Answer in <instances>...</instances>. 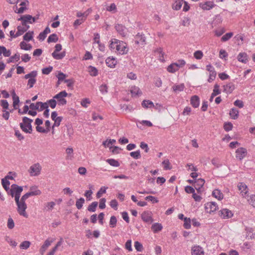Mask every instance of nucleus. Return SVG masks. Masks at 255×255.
Here are the masks:
<instances>
[{
	"mask_svg": "<svg viewBox=\"0 0 255 255\" xmlns=\"http://www.w3.org/2000/svg\"><path fill=\"white\" fill-rule=\"evenodd\" d=\"M109 43V48L117 54H126L128 51L127 43L123 41L114 38L111 39Z\"/></svg>",
	"mask_w": 255,
	"mask_h": 255,
	"instance_id": "obj_1",
	"label": "nucleus"
},
{
	"mask_svg": "<svg viewBox=\"0 0 255 255\" xmlns=\"http://www.w3.org/2000/svg\"><path fill=\"white\" fill-rule=\"evenodd\" d=\"M32 195L31 193H26L24 194L21 198H18V201H15L17 205V211L18 214L26 218H28V215L26 212V209H27V205L25 203V200L30 197V195Z\"/></svg>",
	"mask_w": 255,
	"mask_h": 255,
	"instance_id": "obj_2",
	"label": "nucleus"
},
{
	"mask_svg": "<svg viewBox=\"0 0 255 255\" xmlns=\"http://www.w3.org/2000/svg\"><path fill=\"white\" fill-rule=\"evenodd\" d=\"M33 122L32 119H30L26 117L22 118V122L19 124L20 128L23 131L26 133H31L32 131V128L31 123Z\"/></svg>",
	"mask_w": 255,
	"mask_h": 255,
	"instance_id": "obj_3",
	"label": "nucleus"
},
{
	"mask_svg": "<svg viewBox=\"0 0 255 255\" xmlns=\"http://www.w3.org/2000/svg\"><path fill=\"white\" fill-rule=\"evenodd\" d=\"M23 191V187L19 186L16 184H13L11 185V188L7 192L8 194H9L11 197H14L15 201H18V198L20 197L21 193Z\"/></svg>",
	"mask_w": 255,
	"mask_h": 255,
	"instance_id": "obj_4",
	"label": "nucleus"
},
{
	"mask_svg": "<svg viewBox=\"0 0 255 255\" xmlns=\"http://www.w3.org/2000/svg\"><path fill=\"white\" fill-rule=\"evenodd\" d=\"M62 49V45L61 44H57L55 46V50L52 53V57L56 60H60L63 58L66 55V52L63 51L60 53H57Z\"/></svg>",
	"mask_w": 255,
	"mask_h": 255,
	"instance_id": "obj_5",
	"label": "nucleus"
},
{
	"mask_svg": "<svg viewBox=\"0 0 255 255\" xmlns=\"http://www.w3.org/2000/svg\"><path fill=\"white\" fill-rule=\"evenodd\" d=\"M68 95L66 91H62L53 97L54 99L57 100V103L59 105H65L67 104V101L65 99Z\"/></svg>",
	"mask_w": 255,
	"mask_h": 255,
	"instance_id": "obj_6",
	"label": "nucleus"
},
{
	"mask_svg": "<svg viewBox=\"0 0 255 255\" xmlns=\"http://www.w3.org/2000/svg\"><path fill=\"white\" fill-rule=\"evenodd\" d=\"M18 20L21 21L22 25H28V23L31 24L34 22L36 21V17H32L29 14H25L21 16Z\"/></svg>",
	"mask_w": 255,
	"mask_h": 255,
	"instance_id": "obj_7",
	"label": "nucleus"
},
{
	"mask_svg": "<svg viewBox=\"0 0 255 255\" xmlns=\"http://www.w3.org/2000/svg\"><path fill=\"white\" fill-rule=\"evenodd\" d=\"M41 170V167L37 163L31 165L28 170L29 174L31 176H36L40 174Z\"/></svg>",
	"mask_w": 255,
	"mask_h": 255,
	"instance_id": "obj_8",
	"label": "nucleus"
},
{
	"mask_svg": "<svg viewBox=\"0 0 255 255\" xmlns=\"http://www.w3.org/2000/svg\"><path fill=\"white\" fill-rule=\"evenodd\" d=\"M206 70L209 72V78L208 79V82L211 83L216 78L217 73L215 70V68L211 64H208L206 66Z\"/></svg>",
	"mask_w": 255,
	"mask_h": 255,
	"instance_id": "obj_9",
	"label": "nucleus"
},
{
	"mask_svg": "<svg viewBox=\"0 0 255 255\" xmlns=\"http://www.w3.org/2000/svg\"><path fill=\"white\" fill-rule=\"evenodd\" d=\"M233 212L228 209H222L219 213V216L223 219H228L233 216Z\"/></svg>",
	"mask_w": 255,
	"mask_h": 255,
	"instance_id": "obj_10",
	"label": "nucleus"
},
{
	"mask_svg": "<svg viewBox=\"0 0 255 255\" xmlns=\"http://www.w3.org/2000/svg\"><path fill=\"white\" fill-rule=\"evenodd\" d=\"M238 188L243 197L246 198L248 196V186L245 183L239 182L238 184Z\"/></svg>",
	"mask_w": 255,
	"mask_h": 255,
	"instance_id": "obj_11",
	"label": "nucleus"
},
{
	"mask_svg": "<svg viewBox=\"0 0 255 255\" xmlns=\"http://www.w3.org/2000/svg\"><path fill=\"white\" fill-rule=\"evenodd\" d=\"M205 210L210 214L215 212L218 209V205L215 202H208L205 204Z\"/></svg>",
	"mask_w": 255,
	"mask_h": 255,
	"instance_id": "obj_12",
	"label": "nucleus"
},
{
	"mask_svg": "<svg viewBox=\"0 0 255 255\" xmlns=\"http://www.w3.org/2000/svg\"><path fill=\"white\" fill-rule=\"evenodd\" d=\"M247 150L245 148L240 147L236 151V157L238 159L242 160L247 156Z\"/></svg>",
	"mask_w": 255,
	"mask_h": 255,
	"instance_id": "obj_13",
	"label": "nucleus"
},
{
	"mask_svg": "<svg viewBox=\"0 0 255 255\" xmlns=\"http://www.w3.org/2000/svg\"><path fill=\"white\" fill-rule=\"evenodd\" d=\"M141 218L143 221L148 224H151L153 221L152 213L148 211L143 212L141 215Z\"/></svg>",
	"mask_w": 255,
	"mask_h": 255,
	"instance_id": "obj_14",
	"label": "nucleus"
},
{
	"mask_svg": "<svg viewBox=\"0 0 255 255\" xmlns=\"http://www.w3.org/2000/svg\"><path fill=\"white\" fill-rule=\"evenodd\" d=\"M145 37L143 34L138 33L134 37V42L136 45L145 44Z\"/></svg>",
	"mask_w": 255,
	"mask_h": 255,
	"instance_id": "obj_15",
	"label": "nucleus"
},
{
	"mask_svg": "<svg viewBox=\"0 0 255 255\" xmlns=\"http://www.w3.org/2000/svg\"><path fill=\"white\" fill-rule=\"evenodd\" d=\"M117 31L123 37H125L128 32L126 27L122 24H117L115 26Z\"/></svg>",
	"mask_w": 255,
	"mask_h": 255,
	"instance_id": "obj_16",
	"label": "nucleus"
},
{
	"mask_svg": "<svg viewBox=\"0 0 255 255\" xmlns=\"http://www.w3.org/2000/svg\"><path fill=\"white\" fill-rule=\"evenodd\" d=\"M192 255H204V251L202 247L195 245L191 248Z\"/></svg>",
	"mask_w": 255,
	"mask_h": 255,
	"instance_id": "obj_17",
	"label": "nucleus"
},
{
	"mask_svg": "<svg viewBox=\"0 0 255 255\" xmlns=\"http://www.w3.org/2000/svg\"><path fill=\"white\" fill-rule=\"evenodd\" d=\"M235 88V84L232 82H230L223 86V92L229 94L233 92Z\"/></svg>",
	"mask_w": 255,
	"mask_h": 255,
	"instance_id": "obj_18",
	"label": "nucleus"
},
{
	"mask_svg": "<svg viewBox=\"0 0 255 255\" xmlns=\"http://www.w3.org/2000/svg\"><path fill=\"white\" fill-rule=\"evenodd\" d=\"M205 183V180L202 178H199L195 179L194 182V187L196 190L199 192H201V189L203 187Z\"/></svg>",
	"mask_w": 255,
	"mask_h": 255,
	"instance_id": "obj_19",
	"label": "nucleus"
},
{
	"mask_svg": "<svg viewBox=\"0 0 255 255\" xmlns=\"http://www.w3.org/2000/svg\"><path fill=\"white\" fill-rule=\"evenodd\" d=\"M54 241V240L51 239H47L44 243L43 245L41 246L40 249V254L43 255L47 248L51 245V243Z\"/></svg>",
	"mask_w": 255,
	"mask_h": 255,
	"instance_id": "obj_20",
	"label": "nucleus"
},
{
	"mask_svg": "<svg viewBox=\"0 0 255 255\" xmlns=\"http://www.w3.org/2000/svg\"><path fill=\"white\" fill-rule=\"evenodd\" d=\"M29 28L28 25H19L17 27V31L16 32V36H20L26 32Z\"/></svg>",
	"mask_w": 255,
	"mask_h": 255,
	"instance_id": "obj_21",
	"label": "nucleus"
},
{
	"mask_svg": "<svg viewBox=\"0 0 255 255\" xmlns=\"http://www.w3.org/2000/svg\"><path fill=\"white\" fill-rule=\"evenodd\" d=\"M190 104L194 108H197L200 104V99L198 96L194 95L190 99Z\"/></svg>",
	"mask_w": 255,
	"mask_h": 255,
	"instance_id": "obj_22",
	"label": "nucleus"
},
{
	"mask_svg": "<svg viewBox=\"0 0 255 255\" xmlns=\"http://www.w3.org/2000/svg\"><path fill=\"white\" fill-rule=\"evenodd\" d=\"M199 5L204 10H210L214 6L215 4L212 1H207L205 3H200Z\"/></svg>",
	"mask_w": 255,
	"mask_h": 255,
	"instance_id": "obj_23",
	"label": "nucleus"
},
{
	"mask_svg": "<svg viewBox=\"0 0 255 255\" xmlns=\"http://www.w3.org/2000/svg\"><path fill=\"white\" fill-rule=\"evenodd\" d=\"M246 238L249 239H255V231L252 228H246Z\"/></svg>",
	"mask_w": 255,
	"mask_h": 255,
	"instance_id": "obj_24",
	"label": "nucleus"
},
{
	"mask_svg": "<svg viewBox=\"0 0 255 255\" xmlns=\"http://www.w3.org/2000/svg\"><path fill=\"white\" fill-rule=\"evenodd\" d=\"M106 63L108 67L114 68L117 64V61L114 57H108L106 60Z\"/></svg>",
	"mask_w": 255,
	"mask_h": 255,
	"instance_id": "obj_25",
	"label": "nucleus"
},
{
	"mask_svg": "<svg viewBox=\"0 0 255 255\" xmlns=\"http://www.w3.org/2000/svg\"><path fill=\"white\" fill-rule=\"evenodd\" d=\"M238 60L243 63H246L248 60V55L246 53L241 52L238 55Z\"/></svg>",
	"mask_w": 255,
	"mask_h": 255,
	"instance_id": "obj_26",
	"label": "nucleus"
},
{
	"mask_svg": "<svg viewBox=\"0 0 255 255\" xmlns=\"http://www.w3.org/2000/svg\"><path fill=\"white\" fill-rule=\"evenodd\" d=\"M130 91L132 96H140L142 94L140 89L135 86L131 87Z\"/></svg>",
	"mask_w": 255,
	"mask_h": 255,
	"instance_id": "obj_27",
	"label": "nucleus"
},
{
	"mask_svg": "<svg viewBox=\"0 0 255 255\" xmlns=\"http://www.w3.org/2000/svg\"><path fill=\"white\" fill-rule=\"evenodd\" d=\"M27 193H31L30 196L39 195L41 194V192L40 190L37 189V187L36 186H33L30 187V191Z\"/></svg>",
	"mask_w": 255,
	"mask_h": 255,
	"instance_id": "obj_28",
	"label": "nucleus"
},
{
	"mask_svg": "<svg viewBox=\"0 0 255 255\" xmlns=\"http://www.w3.org/2000/svg\"><path fill=\"white\" fill-rule=\"evenodd\" d=\"M12 97L13 100V107L14 109H17V105L19 102V97L16 95L14 91L12 93Z\"/></svg>",
	"mask_w": 255,
	"mask_h": 255,
	"instance_id": "obj_29",
	"label": "nucleus"
},
{
	"mask_svg": "<svg viewBox=\"0 0 255 255\" xmlns=\"http://www.w3.org/2000/svg\"><path fill=\"white\" fill-rule=\"evenodd\" d=\"M151 228L153 232L156 233L161 231L163 227L160 223H155L152 225Z\"/></svg>",
	"mask_w": 255,
	"mask_h": 255,
	"instance_id": "obj_30",
	"label": "nucleus"
},
{
	"mask_svg": "<svg viewBox=\"0 0 255 255\" xmlns=\"http://www.w3.org/2000/svg\"><path fill=\"white\" fill-rule=\"evenodd\" d=\"M212 195L219 200H221L223 199V194L219 189H215L212 192Z\"/></svg>",
	"mask_w": 255,
	"mask_h": 255,
	"instance_id": "obj_31",
	"label": "nucleus"
},
{
	"mask_svg": "<svg viewBox=\"0 0 255 255\" xmlns=\"http://www.w3.org/2000/svg\"><path fill=\"white\" fill-rule=\"evenodd\" d=\"M183 0H176L175 2L172 4V7L174 10H179L182 5V2Z\"/></svg>",
	"mask_w": 255,
	"mask_h": 255,
	"instance_id": "obj_32",
	"label": "nucleus"
},
{
	"mask_svg": "<svg viewBox=\"0 0 255 255\" xmlns=\"http://www.w3.org/2000/svg\"><path fill=\"white\" fill-rule=\"evenodd\" d=\"M229 114L233 119L236 120L238 118L239 111L236 108H232L230 110Z\"/></svg>",
	"mask_w": 255,
	"mask_h": 255,
	"instance_id": "obj_33",
	"label": "nucleus"
},
{
	"mask_svg": "<svg viewBox=\"0 0 255 255\" xmlns=\"http://www.w3.org/2000/svg\"><path fill=\"white\" fill-rule=\"evenodd\" d=\"M173 91L175 92L183 91L185 88L184 84H180L179 85H174L172 87Z\"/></svg>",
	"mask_w": 255,
	"mask_h": 255,
	"instance_id": "obj_34",
	"label": "nucleus"
},
{
	"mask_svg": "<svg viewBox=\"0 0 255 255\" xmlns=\"http://www.w3.org/2000/svg\"><path fill=\"white\" fill-rule=\"evenodd\" d=\"M20 47L21 49L25 50H30L32 49V46L30 44H27L24 41L20 43Z\"/></svg>",
	"mask_w": 255,
	"mask_h": 255,
	"instance_id": "obj_35",
	"label": "nucleus"
},
{
	"mask_svg": "<svg viewBox=\"0 0 255 255\" xmlns=\"http://www.w3.org/2000/svg\"><path fill=\"white\" fill-rule=\"evenodd\" d=\"M33 32L29 31L26 32L23 36V40L26 41L31 40L33 37Z\"/></svg>",
	"mask_w": 255,
	"mask_h": 255,
	"instance_id": "obj_36",
	"label": "nucleus"
},
{
	"mask_svg": "<svg viewBox=\"0 0 255 255\" xmlns=\"http://www.w3.org/2000/svg\"><path fill=\"white\" fill-rule=\"evenodd\" d=\"M141 105L142 106L145 108H151L154 107L153 102L149 100H143L141 103Z\"/></svg>",
	"mask_w": 255,
	"mask_h": 255,
	"instance_id": "obj_37",
	"label": "nucleus"
},
{
	"mask_svg": "<svg viewBox=\"0 0 255 255\" xmlns=\"http://www.w3.org/2000/svg\"><path fill=\"white\" fill-rule=\"evenodd\" d=\"M1 184L3 187V188L5 190V191L7 192L10 189L9 188V186L10 185L9 181L6 179L3 178L1 180Z\"/></svg>",
	"mask_w": 255,
	"mask_h": 255,
	"instance_id": "obj_38",
	"label": "nucleus"
},
{
	"mask_svg": "<svg viewBox=\"0 0 255 255\" xmlns=\"http://www.w3.org/2000/svg\"><path fill=\"white\" fill-rule=\"evenodd\" d=\"M167 70L169 73H174L178 71V69L177 68V66H176L174 63H172L168 66Z\"/></svg>",
	"mask_w": 255,
	"mask_h": 255,
	"instance_id": "obj_39",
	"label": "nucleus"
},
{
	"mask_svg": "<svg viewBox=\"0 0 255 255\" xmlns=\"http://www.w3.org/2000/svg\"><path fill=\"white\" fill-rule=\"evenodd\" d=\"M58 40V37L56 34L53 33L49 35L47 39V42H56Z\"/></svg>",
	"mask_w": 255,
	"mask_h": 255,
	"instance_id": "obj_40",
	"label": "nucleus"
},
{
	"mask_svg": "<svg viewBox=\"0 0 255 255\" xmlns=\"http://www.w3.org/2000/svg\"><path fill=\"white\" fill-rule=\"evenodd\" d=\"M85 203V199L83 198H80L76 202V206L78 209H81Z\"/></svg>",
	"mask_w": 255,
	"mask_h": 255,
	"instance_id": "obj_41",
	"label": "nucleus"
},
{
	"mask_svg": "<svg viewBox=\"0 0 255 255\" xmlns=\"http://www.w3.org/2000/svg\"><path fill=\"white\" fill-rule=\"evenodd\" d=\"M106 161L111 166L114 167H118L120 166V163L118 161L114 159H108Z\"/></svg>",
	"mask_w": 255,
	"mask_h": 255,
	"instance_id": "obj_42",
	"label": "nucleus"
},
{
	"mask_svg": "<svg viewBox=\"0 0 255 255\" xmlns=\"http://www.w3.org/2000/svg\"><path fill=\"white\" fill-rule=\"evenodd\" d=\"M233 36V32H228L224 35L221 38L222 42H226L229 40Z\"/></svg>",
	"mask_w": 255,
	"mask_h": 255,
	"instance_id": "obj_43",
	"label": "nucleus"
},
{
	"mask_svg": "<svg viewBox=\"0 0 255 255\" xmlns=\"http://www.w3.org/2000/svg\"><path fill=\"white\" fill-rule=\"evenodd\" d=\"M89 74L92 76H96L98 74V70L94 67L92 66H90L89 67Z\"/></svg>",
	"mask_w": 255,
	"mask_h": 255,
	"instance_id": "obj_44",
	"label": "nucleus"
},
{
	"mask_svg": "<svg viewBox=\"0 0 255 255\" xmlns=\"http://www.w3.org/2000/svg\"><path fill=\"white\" fill-rule=\"evenodd\" d=\"M98 206L97 202H92L88 207V210L90 212H94L96 211Z\"/></svg>",
	"mask_w": 255,
	"mask_h": 255,
	"instance_id": "obj_45",
	"label": "nucleus"
},
{
	"mask_svg": "<svg viewBox=\"0 0 255 255\" xmlns=\"http://www.w3.org/2000/svg\"><path fill=\"white\" fill-rule=\"evenodd\" d=\"M190 19L188 17H184L181 20V24L184 26H188L190 25Z\"/></svg>",
	"mask_w": 255,
	"mask_h": 255,
	"instance_id": "obj_46",
	"label": "nucleus"
},
{
	"mask_svg": "<svg viewBox=\"0 0 255 255\" xmlns=\"http://www.w3.org/2000/svg\"><path fill=\"white\" fill-rule=\"evenodd\" d=\"M20 59V55L19 53H17L15 54L14 55L11 56L8 60L7 62H13L14 60L16 61H18Z\"/></svg>",
	"mask_w": 255,
	"mask_h": 255,
	"instance_id": "obj_47",
	"label": "nucleus"
},
{
	"mask_svg": "<svg viewBox=\"0 0 255 255\" xmlns=\"http://www.w3.org/2000/svg\"><path fill=\"white\" fill-rule=\"evenodd\" d=\"M107 188V187H102L96 194L97 198H100L103 194L105 193L106 192V190Z\"/></svg>",
	"mask_w": 255,
	"mask_h": 255,
	"instance_id": "obj_48",
	"label": "nucleus"
},
{
	"mask_svg": "<svg viewBox=\"0 0 255 255\" xmlns=\"http://www.w3.org/2000/svg\"><path fill=\"white\" fill-rule=\"evenodd\" d=\"M130 155L133 158L137 159L141 157L140 152L139 150L135 151H132L130 153Z\"/></svg>",
	"mask_w": 255,
	"mask_h": 255,
	"instance_id": "obj_49",
	"label": "nucleus"
},
{
	"mask_svg": "<svg viewBox=\"0 0 255 255\" xmlns=\"http://www.w3.org/2000/svg\"><path fill=\"white\" fill-rule=\"evenodd\" d=\"M55 202H54L53 201L49 202L46 203L45 204V208L46 209V210L50 211V210H52L54 208V207L55 206Z\"/></svg>",
	"mask_w": 255,
	"mask_h": 255,
	"instance_id": "obj_50",
	"label": "nucleus"
},
{
	"mask_svg": "<svg viewBox=\"0 0 255 255\" xmlns=\"http://www.w3.org/2000/svg\"><path fill=\"white\" fill-rule=\"evenodd\" d=\"M37 75V72L36 71H32L29 73L26 74L24 76V78L25 79L32 78H35Z\"/></svg>",
	"mask_w": 255,
	"mask_h": 255,
	"instance_id": "obj_51",
	"label": "nucleus"
},
{
	"mask_svg": "<svg viewBox=\"0 0 255 255\" xmlns=\"http://www.w3.org/2000/svg\"><path fill=\"white\" fill-rule=\"evenodd\" d=\"M221 93V91L219 90V85L218 84H215L214 87V89L213 91V93L211 95L213 96H216L217 95L220 94Z\"/></svg>",
	"mask_w": 255,
	"mask_h": 255,
	"instance_id": "obj_52",
	"label": "nucleus"
},
{
	"mask_svg": "<svg viewBox=\"0 0 255 255\" xmlns=\"http://www.w3.org/2000/svg\"><path fill=\"white\" fill-rule=\"evenodd\" d=\"M183 226L186 229H189L191 228V220L190 218L186 217L184 218Z\"/></svg>",
	"mask_w": 255,
	"mask_h": 255,
	"instance_id": "obj_53",
	"label": "nucleus"
},
{
	"mask_svg": "<svg viewBox=\"0 0 255 255\" xmlns=\"http://www.w3.org/2000/svg\"><path fill=\"white\" fill-rule=\"evenodd\" d=\"M106 10L108 11L112 12L113 13H115L117 11L116 5L114 3H113L110 6H108L106 8Z\"/></svg>",
	"mask_w": 255,
	"mask_h": 255,
	"instance_id": "obj_54",
	"label": "nucleus"
},
{
	"mask_svg": "<svg viewBox=\"0 0 255 255\" xmlns=\"http://www.w3.org/2000/svg\"><path fill=\"white\" fill-rule=\"evenodd\" d=\"M30 245V243L29 241H25L22 242L20 245V248L21 249L26 250Z\"/></svg>",
	"mask_w": 255,
	"mask_h": 255,
	"instance_id": "obj_55",
	"label": "nucleus"
},
{
	"mask_svg": "<svg viewBox=\"0 0 255 255\" xmlns=\"http://www.w3.org/2000/svg\"><path fill=\"white\" fill-rule=\"evenodd\" d=\"M117 220L115 216H112L110 220V226L111 228H114L116 226Z\"/></svg>",
	"mask_w": 255,
	"mask_h": 255,
	"instance_id": "obj_56",
	"label": "nucleus"
},
{
	"mask_svg": "<svg viewBox=\"0 0 255 255\" xmlns=\"http://www.w3.org/2000/svg\"><path fill=\"white\" fill-rule=\"evenodd\" d=\"M174 63L175 65H176V66H177V68L179 69L180 68L184 66L186 64V62L183 59H179Z\"/></svg>",
	"mask_w": 255,
	"mask_h": 255,
	"instance_id": "obj_57",
	"label": "nucleus"
},
{
	"mask_svg": "<svg viewBox=\"0 0 255 255\" xmlns=\"http://www.w3.org/2000/svg\"><path fill=\"white\" fill-rule=\"evenodd\" d=\"M48 108V105H47V103H42L41 102H39V109L38 110L39 111H42L44 109Z\"/></svg>",
	"mask_w": 255,
	"mask_h": 255,
	"instance_id": "obj_58",
	"label": "nucleus"
},
{
	"mask_svg": "<svg viewBox=\"0 0 255 255\" xmlns=\"http://www.w3.org/2000/svg\"><path fill=\"white\" fill-rule=\"evenodd\" d=\"M248 202L253 207L255 208V195H252L248 199Z\"/></svg>",
	"mask_w": 255,
	"mask_h": 255,
	"instance_id": "obj_59",
	"label": "nucleus"
},
{
	"mask_svg": "<svg viewBox=\"0 0 255 255\" xmlns=\"http://www.w3.org/2000/svg\"><path fill=\"white\" fill-rule=\"evenodd\" d=\"M233 125L230 122L225 123L224 125V128L226 131H229L233 128Z\"/></svg>",
	"mask_w": 255,
	"mask_h": 255,
	"instance_id": "obj_60",
	"label": "nucleus"
},
{
	"mask_svg": "<svg viewBox=\"0 0 255 255\" xmlns=\"http://www.w3.org/2000/svg\"><path fill=\"white\" fill-rule=\"evenodd\" d=\"M46 103H47V105L49 104L52 109H54L57 104V102L54 98L47 101Z\"/></svg>",
	"mask_w": 255,
	"mask_h": 255,
	"instance_id": "obj_61",
	"label": "nucleus"
},
{
	"mask_svg": "<svg viewBox=\"0 0 255 255\" xmlns=\"http://www.w3.org/2000/svg\"><path fill=\"white\" fill-rule=\"evenodd\" d=\"M7 228L9 229H12L14 227V223L13 219L11 218H9L7 220Z\"/></svg>",
	"mask_w": 255,
	"mask_h": 255,
	"instance_id": "obj_62",
	"label": "nucleus"
},
{
	"mask_svg": "<svg viewBox=\"0 0 255 255\" xmlns=\"http://www.w3.org/2000/svg\"><path fill=\"white\" fill-rule=\"evenodd\" d=\"M194 56L196 59L200 60L203 56V52L200 50L196 51L194 53Z\"/></svg>",
	"mask_w": 255,
	"mask_h": 255,
	"instance_id": "obj_63",
	"label": "nucleus"
},
{
	"mask_svg": "<svg viewBox=\"0 0 255 255\" xmlns=\"http://www.w3.org/2000/svg\"><path fill=\"white\" fill-rule=\"evenodd\" d=\"M36 82V80L35 78H30L28 81L27 86H28L29 88H32Z\"/></svg>",
	"mask_w": 255,
	"mask_h": 255,
	"instance_id": "obj_64",
	"label": "nucleus"
}]
</instances>
